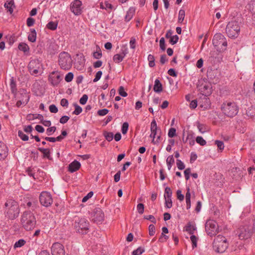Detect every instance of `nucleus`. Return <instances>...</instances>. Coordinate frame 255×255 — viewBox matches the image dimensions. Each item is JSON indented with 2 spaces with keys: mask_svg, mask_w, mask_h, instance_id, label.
I'll return each mask as SVG.
<instances>
[{
  "mask_svg": "<svg viewBox=\"0 0 255 255\" xmlns=\"http://www.w3.org/2000/svg\"><path fill=\"white\" fill-rule=\"evenodd\" d=\"M2 209L4 217L8 220H13L19 215V204L15 200L10 197L5 199Z\"/></svg>",
  "mask_w": 255,
  "mask_h": 255,
  "instance_id": "1",
  "label": "nucleus"
},
{
  "mask_svg": "<svg viewBox=\"0 0 255 255\" xmlns=\"http://www.w3.org/2000/svg\"><path fill=\"white\" fill-rule=\"evenodd\" d=\"M20 223L22 227L26 231H30L34 229L36 224V220L31 211L25 210L22 213Z\"/></svg>",
  "mask_w": 255,
  "mask_h": 255,
  "instance_id": "2",
  "label": "nucleus"
},
{
  "mask_svg": "<svg viewBox=\"0 0 255 255\" xmlns=\"http://www.w3.org/2000/svg\"><path fill=\"white\" fill-rule=\"evenodd\" d=\"M221 110L226 116L235 117L239 112V107L235 102L226 101L221 106Z\"/></svg>",
  "mask_w": 255,
  "mask_h": 255,
  "instance_id": "3",
  "label": "nucleus"
},
{
  "mask_svg": "<svg viewBox=\"0 0 255 255\" xmlns=\"http://www.w3.org/2000/svg\"><path fill=\"white\" fill-rule=\"evenodd\" d=\"M89 222L85 218H76L74 227L77 233L81 235L87 234L89 231Z\"/></svg>",
  "mask_w": 255,
  "mask_h": 255,
  "instance_id": "4",
  "label": "nucleus"
},
{
  "mask_svg": "<svg viewBox=\"0 0 255 255\" xmlns=\"http://www.w3.org/2000/svg\"><path fill=\"white\" fill-rule=\"evenodd\" d=\"M212 43L219 52H223L227 49L228 46L227 39L224 35L220 33L214 35Z\"/></svg>",
  "mask_w": 255,
  "mask_h": 255,
  "instance_id": "5",
  "label": "nucleus"
},
{
  "mask_svg": "<svg viewBox=\"0 0 255 255\" xmlns=\"http://www.w3.org/2000/svg\"><path fill=\"white\" fill-rule=\"evenodd\" d=\"M229 246L227 239L221 235H218L213 243L214 250L218 253H224Z\"/></svg>",
  "mask_w": 255,
  "mask_h": 255,
  "instance_id": "6",
  "label": "nucleus"
},
{
  "mask_svg": "<svg viewBox=\"0 0 255 255\" xmlns=\"http://www.w3.org/2000/svg\"><path fill=\"white\" fill-rule=\"evenodd\" d=\"M226 32L229 37L235 39L239 36L240 32V26L236 20L228 22L226 27Z\"/></svg>",
  "mask_w": 255,
  "mask_h": 255,
  "instance_id": "7",
  "label": "nucleus"
},
{
  "mask_svg": "<svg viewBox=\"0 0 255 255\" xmlns=\"http://www.w3.org/2000/svg\"><path fill=\"white\" fill-rule=\"evenodd\" d=\"M58 62L60 68L65 70H69L72 65L71 56L66 52H62L59 54Z\"/></svg>",
  "mask_w": 255,
  "mask_h": 255,
  "instance_id": "8",
  "label": "nucleus"
},
{
  "mask_svg": "<svg viewBox=\"0 0 255 255\" xmlns=\"http://www.w3.org/2000/svg\"><path fill=\"white\" fill-rule=\"evenodd\" d=\"M21 206L25 209H30L32 212L39 207L37 200L32 197L24 198Z\"/></svg>",
  "mask_w": 255,
  "mask_h": 255,
  "instance_id": "9",
  "label": "nucleus"
},
{
  "mask_svg": "<svg viewBox=\"0 0 255 255\" xmlns=\"http://www.w3.org/2000/svg\"><path fill=\"white\" fill-rule=\"evenodd\" d=\"M197 88L200 91V95L210 96L212 94L211 84L205 80L199 81V84L197 85Z\"/></svg>",
  "mask_w": 255,
  "mask_h": 255,
  "instance_id": "10",
  "label": "nucleus"
},
{
  "mask_svg": "<svg viewBox=\"0 0 255 255\" xmlns=\"http://www.w3.org/2000/svg\"><path fill=\"white\" fill-rule=\"evenodd\" d=\"M41 66L40 60L37 59H32L28 65V71L31 75H36L39 73Z\"/></svg>",
  "mask_w": 255,
  "mask_h": 255,
  "instance_id": "11",
  "label": "nucleus"
},
{
  "mask_svg": "<svg viewBox=\"0 0 255 255\" xmlns=\"http://www.w3.org/2000/svg\"><path fill=\"white\" fill-rule=\"evenodd\" d=\"M39 199L41 205L46 207L50 206L53 203L51 195L49 192L46 191H43L41 193Z\"/></svg>",
  "mask_w": 255,
  "mask_h": 255,
  "instance_id": "12",
  "label": "nucleus"
},
{
  "mask_svg": "<svg viewBox=\"0 0 255 255\" xmlns=\"http://www.w3.org/2000/svg\"><path fill=\"white\" fill-rule=\"evenodd\" d=\"M91 219L94 223H101L104 219V213L102 210L100 208H95L91 213Z\"/></svg>",
  "mask_w": 255,
  "mask_h": 255,
  "instance_id": "13",
  "label": "nucleus"
},
{
  "mask_svg": "<svg viewBox=\"0 0 255 255\" xmlns=\"http://www.w3.org/2000/svg\"><path fill=\"white\" fill-rule=\"evenodd\" d=\"M205 230L208 235L213 237L217 232L216 223L213 220L208 221L205 225Z\"/></svg>",
  "mask_w": 255,
  "mask_h": 255,
  "instance_id": "14",
  "label": "nucleus"
},
{
  "mask_svg": "<svg viewBox=\"0 0 255 255\" xmlns=\"http://www.w3.org/2000/svg\"><path fill=\"white\" fill-rule=\"evenodd\" d=\"M62 80V78L58 71H53L50 73L48 81L54 87L57 86Z\"/></svg>",
  "mask_w": 255,
  "mask_h": 255,
  "instance_id": "15",
  "label": "nucleus"
},
{
  "mask_svg": "<svg viewBox=\"0 0 255 255\" xmlns=\"http://www.w3.org/2000/svg\"><path fill=\"white\" fill-rule=\"evenodd\" d=\"M51 249L52 255H65V254L64 246L58 242L53 243Z\"/></svg>",
  "mask_w": 255,
  "mask_h": 255,
  "instance_id": "16",
  "label": "nucleus"
},
{
  "mask_svg": "<svg viewBox=\"0 0 255 255\" xmlns=\"http://www.w3.org/2000/svg\"><path fill=\"white\" fill-rule=\"evenodd\" d=\"M82 1L80 0H75L71 3L70 9L75 15H79L82 13Z\"/></svg>",
  "mask_w": 255,
  "mask_h": 255,
  "instance_id": "17",
  "label": "nucleus"
},
{
  "mask_svg": "<svg viewBox=\"0 0 255 255\" xmlns=\"http://www.w3.org/2000/svg\"><path fill=\"white\" fill-rule=\"evenodd\" d=\"M19 93L20 95H21V96H25V99L24 100L23 99H22L21 100H19L17 101L16 103V106L18 108L20 107L22 104L26 105L29 102L30 99V95L29 93L27 92L26 89H20Z\"/></svg>",
  "mask_w": 255,
  "mask_h": 255,
  "instance_id": "18",
  "label": "nucleus"
},
{
  "mask_svg": "<svg viewBox=\"0 0 255 255\" xmlns=\"http://www.w3.org/2000/svg\"><path fill=\"white\" fill-rule=\"evenodd\" d=\"M199 96V97L198 98V102L200 105V106L201 108H203L206 109L209 107L211 105V102L209 98H208L209 96Z\"/></svg>",
  "mask_w": 255,
  "mask_h": 255,
  "instance_id": "19",
  "label": "nucleus"
},
{
  "mask_svg": "<svg viewBox=\"0 0 255 255\" xmlns=\"http://www.w3.org/2000/svg\"><path fill=\"white\" fill-rule=\"evenodd\" d=\"M150 130V137L152 138H155L156 134H158L159 132H161V129L157 128L156 122L154 119L151 123Z\"/></svg>",
  "mask_w": 255,
  "mask_h": 255,
  "instance_id": "20",
  "label": "nucleus"
},
{
  "mask_svg": "<svg viewBox=\"0 0 255 255\" xmlns=\"http://www.w3.org/2000/svg\"><path fill=\"white\" fill-rule=\"evenodd\" d=\"M81 167V163L76 160H74L68 165V171L71 173H73L78 170Z\"/></svg>",
  "mask_w": 255,
  "mask_h": 255,
  "instance_id": "21",
  "label": "nucleus"
},
{
  "mask_svg": "<svg viewBox=\"0 0 255 255\" xmlns=\"http://www.w3.org/2000/svg\"><path fill=\"white\" fill-rule=\"evenodd\" d=\"M8 154V148L2 142L0 141V160L4 159Z\"/></svg>",
  "mask_w": 255,
  "mask_h": 255,
  "instance_id": "22",
  "label": "nucleus"
},
{
  "mask_svg": "<svg viewBox=\"0 0 255 255\" xmlns=\"http://www.w3.org/2000/svg\"><path fill=\"white\" fill-rule=\"evenodd\" d=\"M35 171L39 172V173H41L43 175L44 174V172L41 170L40 169L38 168L37 167L35 166L33 167H28L26 170V172L27 174L30 176L32 177L34 179H35Z\"/></svg>",
  "mask_w": 255,
  "mask_h": 255,
  "instance_id": "23",
  "label": "nucleus"
},
{
  "mask_svg": "<svg viewBox=\"0 0 255 255\" xmlns=\"http://www.w3.org/2000/svg\"><path fill=\"white\" fill-rule=\"evenodd\" d=\"M135 9L134 7H130L125 16V21L128 22L132 18L135 13Z\"/></svg>",
  "mask_w": 255,
  "mask_h": 255,
  "instance_id": "24",
  "label": "nucleus"
},
{
  "mask_svg": "<svg viewBox=\"0 0 255 255\" xmlns=\"http://www.w3.org/2000/svg\"><path fill=\"white\" fill-rule=\"evenodd\" d=\"M10 88L11 93L13 95L14 97H15L17 93V90L16 88V81L14 80L13 78L12 77L10 79Z\"/></svg>",
  "mask_w": 255,
  "mask_h": 255,
  "instance_id": "25",
  "label": "nucleus"
},
{
  "mask_svg": "<svg viewBox=\"0 0 255 255\" xmlns=\"http://www.w3.org/2000/svg\"><path fill=\"white\" fill-rule=\"evenodd\" d=\"M4 7L7 9V12H9L10 14H12L13 11V8H15L14 1L13 0H10L6 1L4 4Z\"/></svg>",
  "mask_w": 255,
  "mask_h": 255,
  "instance_id": "26",
  "label": "nucleus"
},
{
  "mask_svg": "<svg viewBox=\"0 0 255 255\" xmlns=\"http://www.w3.org/2000/svg\"><path fill=\"white\" fill-rule=\"evenodd\" d=\"M163 90L162 85L160 81L156 79L154 81V85L153 86V90L155 92L159 93Z\"/></svg>",
  "mask_w": 255,
  "mask_h": 255,
  "instance_id": "27",
  "label": "nucleus"
},
{
  "mask_svg": "<svg viewBox=\"0 0 255 255\" xmlns=\"http://www.w3.org/2000/svg\"><path fill=\"white\" fill-rule=\"evenodd\" d=\"M38 150L43 153V158H46L48 159H51L50 151L48 148H44L42 147H38Z\"/></svg>",
  "mask_w": 255,
  "mask_h": 255,
  "instance_id": "28",
  "label": "nucleus"
},
{
  "mask_svg": "<svg viewBox=\"0 0 255 255\" xmlns=\"http://www.w3.org/2000/svg\"><path fill=\"white\" fill-rule=\"evenodd\" d=\"M18 48L19 50L23 51L25 54H27L29 52V47L25 43L21 42L19 44Z\"/></svg>",
  "mask_w": 255,
  "mask_h": 255,
  "instance_id": "29",
  "label": "nucleus"
},
{
  "mask_svg": "<svg viewBox=\"0 0 255 255\" xmlns=\"http://www.w3.org/2000/svg\"><path fill=\"white\" fill-rule=\"evenodd\" d=\"M185 228L186 231L190 235H193L195 231L196 230L195 225L191 224L190 222L187 223Z\"/></svg>",
  "mask_w": 255,
  "mask_h": 255,
  "instance_id": "30",
  "label": "nucleus"
},
{
  "mask_svg": "<svg viewBox=\"0 0 255 255\" xmlns=\"http://www.w3.org/2000/svg\"><path fill=\"white\" fill-rule=\"evenodd\" d=\"M31 33L28 36V40L31 42H34L36 39V32L34 29H30Z\"/></svg>",
  "mask_w": 255,
  "mask_h": 255,
  "instance_id": "31",
  "label": "nucleus"
},
{
  "mask_svg": "<svg viewBox=\"0 0 255 255\" xmlns=\"http://www.w3.org/2000/svg\"><path fill=\"white\" fill-rule=\"evenodd\" d=\"M58 21H49L47 24H46V27L51 30H55L57 29V26H58Z\"/></svg>",
  "mask_w": 255,
  "mask_h": 255,
  "instance_id": "32",
  "label": "nucleus"
},
{
  "mask_svg": "<svg viewBox=\"0 0 255 255\" xmlns=\"http://www.w3.org/2000/svg\"><path fill=\"white\" fill-rule=\"evenodd\" d=\"M100 8L102 9H110L112 10L113 8V5L109 3L108 1H105L104 3H100Z\"/></svg>",
  "mask_w": 255,
  "mask_h": 255,
  "instance_id": "33",
  "label": "nucleus"
},
{
  "mask_svg": "<svg viewBox=\"0 0 255 255\" xmlns=\"http://www.w3.org/2000/svg\"><path fill=\"white\" fill-rule=\"evenodd\" d=\"M172 195V191L171 188L169 187H166L164 190V197L165 199L166 198H171Z\"/></svg>",
  "mask_w": 255,
  "mask_h": 255,
  "instance_id": "34",
  "label": "nucleus"
},
{
  "mask_svg": "<svg viewBox=\"0 0 255 255\" xmlns=\"http://www.w3.org/2000/svg\"><path fill=\"white\" fill-rule=\"evenodd\" d=\"M103 135L105 137L106 139L108 141H112L114 138V134L112 132L105 131L103 132Z\"/></svg>",
  "mask_w": 255,
  "mask_h": 255,
  "instance_id": "35",
  "label": "nucleus"
},
{
  "mask_svg": "<svg viewBox=\"0 0 255 255\" xmlns=\"http://www.w3.org/2000/svg\"><path fill=\"white\" fill-rule=\"evenodd\" d=\"M185 16V11L184 9H181L179 11L178 22L182 23Z\"/></svg>",
  "mask_w": 255,
  "mask_h": 255,
  "instance_id": "36",
  "label": "nucleus"
},
{
  "mask_svg": "<svg viewBox=\"0 0 255 255\" xmlns=\"http://www.w3.org/2000/svg\"><path fill=\"white\" fill-rule=\"evenodd\" d=\"M174 163V159L173 155L169 156L166 159V163L168 166V170H170L172 165Z\"/></svg>",
  "mask_w": 255,
  "mask_h": 255,
  "instance_id": "37",
  "label": "nucleus"
},
{
  "mask_svg": "<svg viewBox=\"0 0 255 255\" xmlns=\"http://www.w3.org/2000/svg\"><path fill=\"white\" fill-rule=\"evenodd\" d=\"M26 244V241L24 239H20L16 242L13 246L14 249L21 248Z\"/></svg>",
  "mask_w": 255,
  "mask_h": 255,
  "instance_id": "38",
  "label": "nucleus"
},
{
  "mask_svg": "<svg viewBox=\"0 0 255 255\" xmlns=\"http://www.w3.org/2000/svg\"><path fill=\"white\" fill-rule=\"evenodd\" d=\"M73 106L75 107V110L73 112V114L78 115L82 112V108L79 106L77 103H74Z\"/></svg>",
  "mask_w": 255,
  "mask_h": 255,
  "instance_id": "39",
  "label": "nucleus"
},
{
  "mask_svg": "<svg viewBox=\"0 0 255 255\" xmlns=\"http://www.w3.org/2000/svg\"><path fill=\"white\" fill-rule=\"evenodd\" d=\"M102 56V51L100 48L98 47L97 48V51L96 52H94L93 53V56L94 58L99 59L101 58Z\"/></svg>",
  "mask_w": 255,
  "mask_h": 255,
  "instance_id": "40",
  "label": "nucleus"
},
{
  "mask_svg": "<svg viewBox=\"0 0 255 255\" xmlns=\"http://www.w3.org/2000/svg\"><path fill=\"white\" fill-rule=\"evenodd\" d=\"M144 252V248L141 247H138L136 250H134L132 252L131 255H140Z\"/></svg>",
  "mask_w": 255,
  "mask_h": 255,
  "instance_id": "41",
  "label": "nucleus"
},
{
  "mask_svg": "<svg viewBox=\"0 0 255 255\" xmlns=\"http://www.w3.org/2000/svg\"><path fill=\"white\" fill-rule=\"evenodd\" d=\"M161 132H159L158 134H156L155 138H152L151 142L153 144H158L161 140Z\"/></svg>",
  "mask_w": 255,
  "mask_h": 255,
  "instance_id": "42",
  "label": "nucleus"
},
{
  "mask_svg": "<svg viewBox=\"0 0 255 255\" xmlns=\"http://www.w3.org/2000/svg\"><path fill=\"white\" fill-rule=\"evenodd\" d=\"M18 135L23 141H26L28 140V136L24 134L21 130L18 131Z\"/></svg>",
  "mask_w": 255,
  "mask_h": 255,
  "instance_id": "43",
  "label": "nucleus"
},
{
  "mask_svg": "<svg viewBox=\"0 0 255 255\" xmlns=\"http://www.w3.org/2000/svg\"><path fill=\"white\" fill-rule=\"evenodd\" d=\"M215 143L216 145H217L219 150H220L221 151L223 150L225 146L224 142L222 141L216 140L215 141Z\"/></svg>",
  "mask_w": 255,
  "mask_h": 255,
  "instance_id": "44",
  "label": "nucleus"
},
{
  "mask_svg": "<svg viewBox=\"0 0 255 255\" xmlns=\"http://www.w3.org/2000/svg\"><path fill=\"white\" fill-rule=\"evenodd\" d=\"M190 240H191V241L192 242V248L194 249V248H196L198 238L195 235H194L193 234V235H191V236L190 237Z\"/></svg>",
  "mask_w": 255,
  "mask_h": 255,
  "instance_id": "45",
  "label": "nucleus"
},
{
  "mask_svg": "<svg viewBox=\"0 0 255 255\" xmlns=\"http://www.w3.org/2000/svg\"><path fill=\"white\" fill-rule=\"evenodd\" d=\"M123 59V57L120 54H116L113 57V60L117 63H120Z\"/></svg>",
  "mask_w": 255,
  "mask_h": 255,
  "instance_id": "46",
  "label": "nucleus"
},
{
  "mask_svg": "<svg viewBox=\"0 0 255 255\" xmlns=\"http://www.w3.org/2000/svg\"><path fill=\"white\" fill-rule=\"evenodd\" d=\"M196 142L200 145L204 146L206 144V141L201 136H198L196 138Z\"/></svg>",
  "mask_w": 255,
  "mask_h": 255,
  "instance_id": "47",
  "label": "nucleus"
},
{
  "mask_svg": "<svg viewBox=\"0 0 255 255\" xmlns=\"http://www.w3.org/2000/svg\"><path fill=\"white\" fill-rule=\"evenodd\" d=\"M178 40H179L178 36L177 35H175L171 37V38L169 39V42L171 44L174 45V44H175L176 43H177Z\"/></svg>",
  "mask_w": 255,
  "mask_h": 255,
  "instance_id": "48",
  "label": "nucleus"
},
{
  "mask_svg": "<svg viewBox=\"0 0 255 255\" xmlns=\"http://www.w3.org/2000/svg\"><path fill=\"white\" fill-rule=\"evenodd\" d=\"M128 53V49L126 46L122 47L121 49L120 55L124 58L126 55Z\"/></svg>",
  "mask_w": 255,
  "mask_h": 255,
  "instance_id": "49",
  "label": "nucleus"
},
{
  "mask_svg": "<svg viewBox=\"0 0 255 255\" xmlns=\"http://www.w3.org/2000/svg\"><path fill=\"white\" fill-rule=\"evenodd\" d=\"M159 47L162 51H165L166 49V45L164 37H161L159 40Z\"/></svg>",
  "mask_w": 255,
  "mask_h": 255,
  "instance_id": "50",
  "label": "nucleus"
},
{
  "mask_svg": "<svg viewBox=\"0 0 255 255\" xmlns=\"http://www.w3.org/2000/svg\"><path fill=\"white\" fill-rule=\"evenodd\" d=\"M119 94L123 97H126L128 96L127 93L125 91L124 87L120 86L118 90Z\"/></svg>",
  "mask_w": 255,
  "mask_h": 255,
  "instance_id": "51",
  "label": "nucleus"
},
{
  "mask_svg": "<svg viewBox=\"0 0 255 255\" xmlns=\"http://www.w3.org/2000/svg\"><path fill=\"white\" fill-rule=\"evenodd\" d=\"M128 128V124L127 122H125L122 127V132L123 134H125L127 133Z\"/></svg>",
  "mask_w": 255,
  "mask_h": 255,
  "instance_id": "52",
  "label": "nucleus"
},
{
  "mask_svg": "<svg viewBox=\"0 0 255 255\" xmlns=\"http://www.w3.org/2000/svg\"><path fill=\"white\" fill-rule=\"evenodd\" d=\"M74 77V75L72 72H69L65 77V80L67 82H70L72 81Z\"/></svg>",
  "mask_w": 255,
  "mask_h": 255,
  "instance_id": "53",
  "label": "nucleus"
},
{
  "mask_svg": "<svg viewBox=\"0 0 255 255\" xmlns=\"http://www.w3.org/2000/svg\"><path fill=\"white\" fill-rule=\"evenodd\" d=\"M149 235L153 236L155 233V228L153 225L151 224L148 226Z\"/></svg>",
  "mask_w": 255,
  "mask_h": 255,
  "instance_id": "54",
  "label": "nucleus"
},
{
  "mask_svg": "<svg viewBox=\"0 0 255 255\" xmlns=\"http://www.w3.org/2000/svg\"><path fill=\"white\" fill-rule=\"evenodd\" d=\"M176 164L178 168L180 170H183L185 168V166L181 160L177 159Z\"/></svg>",
  "mask_w": 255,
  "mask_h": 255,
  "instance_id": "55",
  "label": "nucleus"
},
{
  "mask_svg": "<svg viewBox=\"0 0 255 255\" xmlns=\"http://www.w3.org/2000/svg\"><path fill=\"white\" fill-rule=\"evenodd\" d=\"M137 210L140 214H142L144 212V206L142 203H139L137 205Z\"/></svg>",
  "mask_w": 255,
  "mask_h": 255,
  "instance_id": "56",
  "label": "nucleus"
},
{
  "mask_svg": "<svg viewBox=\"0 0 255 255\" xmlns=\"http://www.w3.org/2000/svg\"><path fill=\"white\" fill-rule=\"evenodd\" d=\"M56 130V127L55 126L48 128L46 129V134L48 135H50L53 133Z\"/></svg>",
  "mask_w": 255,
  "mask_h": 255,
  "instance_id": "57",
  "label": "nucleus"
},
{
  "mask_svg": "<svg viewBox=\"0 0 255 255\" xmlns=\"http://www.w3.org/2000/svg\"><path fill=\"white\" fill-rule=\"evenodd\" d=\"M130 47L134 49L136 47V39L134 37H131L129 41Z\"/></svg>",
  "mask_w": 255,
  "mask_h": 255,
  "instance_id": "58",
  "label": "nucleus"
},
{
  "mask_svg": "<svg viewBox=\"0 0 255 255\" xmlns=\"http://www.w3.org/2000/svg\"><path fill=\"white\" fill-rule=\"evenodd\" d=\"M94 194L93 191L89 192L85 196H84L82 199V202L84 203L88 201V199L91 198Z\"/></svg>",
  "mask_w": 255,
  "mask_h": 255,
  "instance_id": "59",
  "label": "nucleus"
},
{
  "mask_svg": "<svg viewBox=\"0 0 255 255\" xmlns=\"http://www.w3.org/2000/svg\"><path fill=\"white\" fill-rule=\"evenodd\" d=\"M144 219L150 221L152 223L154 224L156 223V220L153 215H150L148 216H144Z\"/></svg>",
  "mask_w": 255,
  "mask_h": 255,
  "instance_id": "60",
  "label": "nucleus"
},
{
  "mask_svg": "<svg viewBox=\"0 0 255 255\" xmlns=\"http://www.w3.org/2000/svg\"><path fill=\"white\" fill-rule=\"evenodd\" d=\"M176 130L175 128H171L169 129L168 135L169 137H173L176 135Z\"/></svg>",
  "mask_w": 255,
  "mask_h": 255,
  "instance_id": "61",
  "label": "nucleus"
},
{
  "mask_svg": "<svg viewBox=\"0 0 255 255\" xmlns=\"http://www.w3.org/2000/svg\"><path fill=\"white\" fill-rule=\"evenodd\" d=\"M168 236L163 233H161L160 237L158 239V242L163 243L166 242L168 239Z\"/></svg>",
  "mask_w": 255,
  "mask_h": 255,
  "instance_id": "62",
  "label": "nucleus"
},
{
  "mask_svg": "<svg viewBox=\"0 0 255 255\" xmlns=\"http://www.w3.org/2000/svg\"><path fill=\"white\" fill-rule=\"evenodd\" d=\"M35 19L32 17H28L26 20V24L27 26L31 27L34 25Z\"/></svg>",
  "mask_w": 255,
  "mask_h": 255,
  "instance_id": "63",
  "label": "nucleus"
},
{
  "mask_svg": "<svg viewBox=\"0 0 255 255\" xmlns=\"http://www.w3.org/2000/svg\"><path fill=\"white\" fill-rule=\"evenodd\" d=\"M88 99V97L87 95L84 94L83 95V96L80 98V103L81 105H85L87 102Z\"/></svg>",
  "mask_w": 255,
  "mask_h": 255,
  "instance_id": "64",
  "label": "nucleus"
}]
</instances>
